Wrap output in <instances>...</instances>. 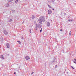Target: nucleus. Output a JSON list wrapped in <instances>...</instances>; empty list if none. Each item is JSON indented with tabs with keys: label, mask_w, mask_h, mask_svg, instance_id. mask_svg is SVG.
Segmentation results:
<instances>
[{
	"label": "nucleus",
	"mask_w": 76,
	"mask_h": 76,
	"mask_svg": "<svg viewBox=\"0 0 76 76\" xmlns=\"http://www.w3.org/2000/svg\"><path fill=\"white\" fill-rule=\"evenodd\" d=\"M70 32H71V31H70V32H69V35H71V33H70Z\"/></svg>",
	"instance_id": "nucleus-26"
},
{
	"label": "nucleus",
	"mask_w": 76,
	"mask_h": 76,
	"mask_svg": "<svg viewBox=\"0 0 76 76\" xmlns=\"http://www.w3.org/2000/svg\"><path fill=\"white\" fill-rule=\"evenodd\" d=\"M34 73V72H32L31 73V75H32Z\"/></svg>",
	"instance_id": "nucleus-30"
},
{
	"label": "nucleus",
	"mask_w": 76,
	"mask_h": 76,
	"mask_svg": "<svg viewBox=\"0 0 76 76\" xmlns=\"http://www.w3.org/2000/svg\"><path fill=\"white\" fill-rule=\"evenodd\" d=\"M21 39H23V37H21Z\"/></svg>",
	"instance_id": "nucleus-24"
},
{
	"label": "nucleus",
	"mask_w": 76,
	"mask_h": 76,
	"mask_svg": "<svg viewBox=\"0 0 76 76\" xmlns=\"http://www.w3.org/2000/svg\"><path fill=\"white\" fill-rule=\"evenodd\" d=\"M17 42H19V43L20 44H21V42H20V41L19 40H18Z\"/></svg>",
	"instance_id": "nucleus-15"
},
{
	"label": "nucleus",
	"mask_w": 76,
	"mask_h": 76,
	"mask_svg": "<svg viewBox=\"0 0 76 76\" xmlns=\"http://www.w3.org/2000/svg\"><path fill=\"white\" fill-rule=\"evenodd\" d=\"M52 9H53L52 10H54V9L53 8Z\"/></svg>",
	"instance_id": "nucleus-35"
},
{
	"label": "nucleus",
	"mask_w": 76,
	"mask_h": 76,
	"mask_svg": "<svg viewBox=\"0 0 76 76\" xmlns=\"http://www.w3.org/2000/svg\"><path fill=\"white\" fill-rule=\"evenodd\" d=\"M63 31V30H62V29H61L60 30V31Z\"/></svg>",
	"instance_id": "nucleus-31"
},
{
	"label": "nucleus",
	"mask_w": 76,
	"mask_h": 76,
	"mask_svg": "<svg viewBox=\"0 0 76 76\" xmlns=\"http://www.w3.org/2000/svg\"><path fill=\"white\" fill-rule=\"evenodd\" d=\"M0 40L1 41V42L3 41V37H1V38L0 39Z\"/></svg>",
	"instance_id": "nucleus-9"
},
{
	"label": "nucleus",
	"mask_w": 76,
	"mask_h": 76,
	"mask_svg": "<svg viewBox=\"0 0 76 76\" xmlns=\"http://www.w3.org/2000/svg\"><path fill=\"white\" fill-rule=\"evenodd\" d=\"M12 19H10L9 20V22H12Z\"/></svg>",
	"instance_id": "nucleus-23"
},
{
	"label": "nucleus",
	"mask_w": 76,
	"mask_h": 76,
	"mask_svg": "<svg viewBox=\"0 0 76 76\" xmlns=\"http://www.w3.org/2000/svg\"><path fill=\"white\" fill-rule=\"evenodd\" d=\"M56 61V58H54V59L52 61V63H54Z\"/></svg>",
	"instance_id": "nucleus-10"
},
{
	"label": "nucleus",
	"mask_w": 76,
	"mask_h": 76,
	"mask_svg": "<svg viewBox=\"0 0 76 76\" xmlns=\"http://www.w3.org/2000/svg\"><path fill=\"white\" fill-rule=\"evenodd\" d=\"M74 63L76 64V62H74Z\"/></svg>",
	"instance_id": "nucleus-34"
},
{
	"label": "nucleus",
	"mask_w": 76,
	"mask_h": 76,
	"mask_svg": "<svg viewBox=\"0 0 76 76\" xmlns=\"http://www.w3.org/2000/svg\"><path fill=\"white\" fill-rule=\"evenodd\" d=\"M31 30H32V29H29V31H29V32H30V33H31Z\"/></svg>",
	"instance_id": "nucleus-20"
},
{
	"label": "nucleus",
	"mask_w": 76,
	"mask_h": 76,
	"mask_svg": "<svg viewBox=\"0 0 76 76\" xmlns=\"http://www.w3.org/2000/svg\"><path fill=\"white\" fill-rule=\"evenodd\" d=\"M4 33L5 35H7V34H8V32L6 31V30H4Z\"/></svg>",
	"instance_id": "nucleus-3"
},
{
	"label": "nucleus",
	"mask_w": 76,
	"mask_h": 76,
	"mask_svg": "<svg viewBox=\"0 0 76 76\" xmlns=\"http://www.w3.org/2000/svg\"><path fill=\"white\" fill-rule=\"evenodd\" d=\"M48 6L50 8H51V9H53V8L51 7V6H50V5L48 4Z\"/></svg>",
	"instance_id": "nucleus-12"
},
{
	"label": "nucleus",
	"mask_w": 76,
	"mask_h": 76,
	"mask_svg": "<svg viewBox=\"0 0 76 76\" xmlns=\"http://www.w3.org/2000/svg\"><path fill=\"white\" fill-rule=\"evenodd\" d=\"M52 2H54L55 1V0H53L52 1Z\"/></svg>",
	"instance_id": "nucleus-25"
},
{
	"label": "nucleus",
	"mask_w": 76,
	"mask_h": 76,
	"mask_svg": "<svg viewBox=\"0 0 76 76\" xmlns=\"http://www.w3.org/2000/svg\"><path fill=\"white\" fill-rule=\"evenodd\" d=\"M57 67H58V66L57 65H56L55 66V68H56V69H57Z\"/></svg>",
	"instance_id": "nucleus-18"
},
{
	"label": "nucleus",
	"mask_w": 76,
	"mask_h": 76,
	"mask_svg": "<svg viewBox=\"0 0 76 76\" xmlns=\"http://www.w3.org/2000/svg\"><path fill=\"white\" fill-rule=\"evenodd\" d=\"M6 46L7 48H10V45H9V44L8 43H7Z\"/></svg>",
	"instance_id": "nucleus-6"
},
{
	"label": "nucleus",
	"mask_w": 76,
	"mask_h": 76,
	"mask_svg": "<svg viewBox=\"0 0 76 76\" xmlns=\"http://www.w3.org/2000/svg\"><path fill=\"white\" fill-rule=\"evenodd\" d=\"M16 73V72H14V75H15V74Z\"/></svg>",
	"instance_id": "nucleus-28"
},
{
	"label": "nucleus",
	"mask_w": 76,
	"mask_h": 76,
	"mask_svg": "<svg viewBox=\"0 0 76 76\" xmlns=\"http://www.w3.org/2000/svg\"><path fill=\"white\" fill-rule=\"evenodd\" d=\"M42 28H41V30H42Z\"/></svg>",
	"instance_id": "nucleus-36"
},
{
	"label": "nucleus",
	"mask_w": 76,
	"mask_h": 76,
	"mask_svg": "<svg viewBox=\"0 0 76 76\" xmlns=\"http://www.w3.org/2000/svg\"><path fill=\"white\" fill-rule=\"evenodd\" d=\"M26 60H29L30 58L28 56H27L25 57Z\"/></svg>",
	"instance_id": "nucleus-7"
},
{
	"label": "nucleus",
	"mask_w": 76,
	"mask_h": 76,
	"mask_svg": "<svg viewBox=\"0 0 76 76\" xmlns=\"http://www.w3.org/2000/svg\"><path fill=\"white\" fill-rule=\"evenodd\" d=\"M68 21H69V22H72V20H68Z\"/></svg>",
	"instance_id": "nucleus-19"
},
{
	"label": "nucleus",
	"mask_w": 76,
	"mask_h": 76,
	"mask_svg": "<svg viewBox=\"0 0 76 76\" xmlns=\"http://www.w3.org/2000/svg\"><path fill=\"white\" fill-rule=\"evenodd\" d=\"M35 29H36V31H37L38 30V27L36 26Z\"/></svg>",
	"instance_id": "nucleus-16"
},
{
	"label": "nucleus",
	"mask_w": 76,
	"mask_h": 76,
	"mask_svg": "<svg viewBox=\"0 0 76 76\" xmlns=\"http://www.w3.org/2000/svg\"><path fill=\"white\" fill-rule=\"evenodd\" d=\"M42 32V30H40V32Z\"/></svg>",
	"instance_id": "nucleus-29"
},
{
	"label": "nucleus",
	"mask_w": 76,
	"mask_h": 76,
	"mask_svg": "<svg viewBox=\"0 0 76 76\" xmlns=\"http://www.w3.org/2000/svg\"><path fill=\"white\" fill-rule=\"evenodd\" d=\"M66 73H67V74H68V72H67Z\"/></svg>",
	"instance_id": "nucleus-37"
},
{
	"label": "nucleus",
	"mask_w": 76,
	"mask_h": 76,
	"mask_svg": "<svg viewBox=\"0 0 76 76\" xmlns=\"http://www.w3.org/2000/svg\"><path fill=\"white\" fill-rule=\"evenodd\" d=\"M52 13V11H51V10H49L48 11V14H51Z\"/></svg>",
	"instance_id": "nucleus-4"
},
{
	"label": "nucleus",
	"mask_w": 76,
	"mask_h": 76,
	"mask_svg": "<svg viewBox=\"0 0 76 76\" xmlns=\"http://www.w3.org/2000/svg\"><path fill=\"white\" fill-rule=\"evenodd\" d=\"M72 68V69H73V70H75V68H73L72 66H71Z\"/></svg>",
	"instance_id": "nucleus-21"
},
{
	"label": "nucleus",
	"mask_w": 76,
	"mask_h": 76,
	"mask_svg": "<svg viewBox=\"0 0 76 76\" xmlns=\"http://www.w3.org/2000/svg\"><path fill=\"white\" fill-rule=\"evenodd\" d=\"M74 60L75 61H76V59L75 58V59H74Z\"/></svg>",
	"instance_id": "nucleus-32"
},
{
	"label": "nucleus",
	"mask_w": 76,
	"mask_h": 76,
	"mask_svg": "<svg viewBox=\"0 0 76 76\" xmlns=\"http://www.w3.org/2000/svg\"><path fill=\"white\" fill-rule=\"evenodd\" d=\"M24 22H25V21H23V23H24Z\"/></svg>",
	"instance_id": "nucleus-33"
},
{
	"label": "nucleus",
	"mask_w": 76,
	"mask_h": 76,
	"mask_svg": "<svg viewBox=\"0 0 76 76\" xmlns=\"http://www.w3.org/2000/svg\"><path fill=\"white\" fill-rule=\"evenodd\" d=\"M46 25L48 27H50V23L49 22H48L46 23Z\"/></svg>",
	"instance_id": "nucleus-5"
},
{
	"label": "nucleus",
	"mask_w": 76,
	"mask_h": 76,
	"mask_svg": "<svg viewBox=\"0 0 76 76\" xmlns=\"http://www.w3.org/2000/svg\"><path fill=\"white\" fill-rule=\"evenodd\" d=\"M36 26H37L38 28H41L42 26L41 24H36Z\"/></svg>",
	"instance_id": "nucleus-2"
},
{
	"label": "nucleus",
	"mask_w": 76,
	"mask_h": 76,
	"mask_svg": "<svg viewBox=\"0 0 76 76\" xmlns=\"http://www.w3.org/2000/svg\"><path fill=\"white\" fill-rule=\"evenodd\" d=\"M48 1V2H49V3H51V1Z\"/></svg>",
	"instance_id": "nucleus-27"
},
{
	"label": "nucleus",
	"mask_w": 76,
	"mask_h": 76,
	"mask_svg": "<svg viewBox=\"0 0 76 76\" xmlns=\"http://www.w3.org/2000/svg\"><path fill=\"white\" fill-rule=\"evenodd\" d=\"M13 1V0H7V1H8V2H10L11 1Z\"/></svg>",
	"instance_id": "nucleus-13"
},
{
	"label": "nucleus",
	"mask_w": 76,
	"mask_h": 76,
	"mask_svg": "<svg viewBox=\"0 0 76 76\" xmlns=\"http://www.w3.org/2000/svg\"><path fill=\"white\" fill-rule=\"evenodd\" d=\"M12 13H14V12H15V10H12Z\"/></svg>",
	"instance_id": "nucleus-22"
},
{
	"label": "nucleus",
	"mask_w": 76,
	"mask_h": 76,
	"mask_svg": "<svg viewBox=\"0 0 76 76\" xmlns=\"http://www.w3.org/2000/svg\"><path fill=\"white\" fill-rule=\"evenodd\" d=\"M9 6V4L7 3L6 4L5 7H8V6Z\"/></svg>",
	"instance_id": "nucleus-11"
},
{
	"label": "nucleus",
	"mask_w": 76,
	"mask_h": 76,
	"mask_svg": "<svg viewBox=\"0 0 76 76\" xmlns=\"http://www.w3.org/2000/svg\"><path fill=\"white\" fill-rule=\"evenodd\" d=\"M38 21L41 25H42V22H45V18H44V16H42L40 17V18L38 20Z\"/></svg>",
	"instance_id": "nucleus-1"
},
{
	"label": "nucleus",
	"mask_w": 76,
	"mask_h": 76,
	"mask_svg": "<svg viewBox=\"0 0 76 76\" xmlns=\"http://www.w3.org/2000/svg\"><path fill=\"white\" fill-rule=\"evenodd\" d=\"M31 18L32 19H34V18H35V16H34V15L32 16Z\"/></svg>",
	"instance_id": "nucleus-14"
},
{
	"label": "nucleus",
	"mask_w": 76,
	"mask_h": 76,
	"mask_svg": "<svg viewBox=\"0 0 76 76\" xmlns=\"http://www.w3.org/2000/svg\"><path fill=\"white\" fill-rule=\"evenodd\" d=\"M18 1H18V0H17L16 1H15V3H18Z\"/></svg>",
	"instance_id": "nucleus-17"
},
{
	"label": "nucleus",
	"mask_w": 76,
	"mask_h": 76,
	"mask_svg": "<svg viewBox=\"0 0 76 76\" xmlns=\"http://www.w3.org/2000/svg\"><path fill=\"white\" fill-rule=\"evenodd\" d=\"M4 56L3 55H1V58H2V59H4Z\"/></svg>",
	"instance_id": "nucleus-8"
}]
</instances>
